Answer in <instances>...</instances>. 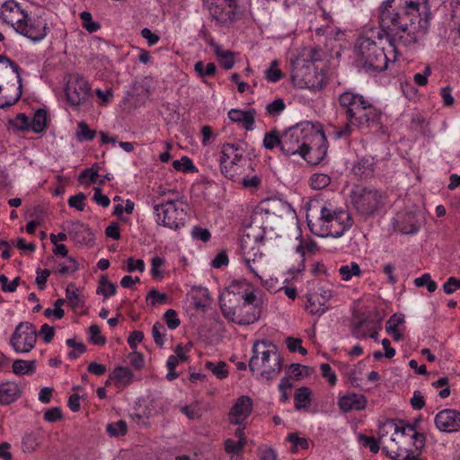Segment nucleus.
Masks as SVG:
<instances>
[{"instance_id": "obj_1", "label": "nucleus", "mask_w": 460, "mask_h": 460, "mask_svg": "<svg viewBox=\"0 0 460 460\" xmlns=\"http://www.w3.org/2000/svg\"><path fill=\"white\" fill-rule=\"evenodd\" d=\"M428 0H386L379 12L380 26L403 46L416 43L429 28Z\"/></svg>"}, {"instance_id": "obj_2", "label": "nucleus", "mask_w": 460, "mask_h": 460, "mask_svg": "<svg viewBox=\"0 0 460 460\" xmlns=\"http://www.w3.org/2000/svg\"><path fill=\"white\" fill-rule=\"evenodd\" d=\"M337 102L339 111L346 119L344 125L334 130L338 138L349 136L355 128H369L380 119V112L371 101L358 93L345 91Z\"/></svg>"}, {"instance_id": "obj_3", "label": "nucleus", "mask_w": 460, "mask_h": 460, "mask_svg": "<svg viewBox=\"0 0 460 460\" xmlns=\"http://www.w3.org/2000/svg\"><path fill=\"white\" fill-rule=\"evenodd\" d=\"M325 141L324 134L316 129L310 122H303L293 126L282 133L280 151L287 156L299 155L305 161L312 164L314 160L312 153L322 150V144Z\"/></svg>"}, {"instance_id": "obj_4", "label": "nucleus", "mask_w": 460, "mask_h": 460, "mask_svg": "<svg viewBox=\"0 0 460 460\" xmlns=\"http://www.w3.org/2000/svg\"><path fill=\"white\" fill-rule=\"evenodd\" d=\"M384 31L387 36L385 38L378 37L377 41L365 36L357 40L358 62L373 71L381 72L385 70L388 62L396 59L395 43L402 45L398 40H393L387 30Z\"/></svg>"}, {"instance_id": "obj_5", "label": "nucleus", "mask_w": 460, "mask_h": 460, "mask_svg": "<svg viewBox=\"0 0 460 460\" xmlns=\"http://www.w3.org/2000/svg\"><path fill=\"white\" fill-rule=\"evenodd\" d=\"M309 230L320 237H341L352 226L348 211L322 205L319 210L310 209L306 214Z\"/></svg>"}, {"instance_id": "obj_6", "label": "nucleus", "mask_w": 460, "mask_h": 460, "mask_svg": "<svg viewBox=\"0 0 460 460\" xmlns=\"http://www.w3.org/2000/svg\"><path fill=\"white\" fill-rule=\"evenodd\" d=\"M249 367L264 380L270 381L277 377L282 367V359L277 347L265 340L254 341Z\"/></svg>"}, {"instance_id": "obj_7", "label": "nucleus", "mask_w": 460, "mask_h": 460, "mask_svg": "<svg viewBox=\"0 0 460 460\" xmlns=\"http://www.w3.org/2000/svg\"><path fill=\"white\" fill-rule=\"evenodd\" d=\"M243 302L232 306L225 299L220 298V308L223 315L229 321L239 325H249L259 320L263 304L262 296L259 290L245 288L241 295Z\"/></svg>"}, {"instance_id": "obj_8", "label": "nucleus", "mask_w": 460, "mask_h": 460, "mask_svg": "<svg viewBox=\"0 0 460 460\" xmlns=\"http://www.w3.org/2000/svg\"><path fill=\"white\" fill-rule=\"evenodd\" d=\"M350 203L358 215L365 218L380 214L386 204L385 193L370 186L356 185L352 188Z\"/></svg>"}, {"instance_id": "obj_9", "label": "nucleus", "mask_w": 460, "mask_h": 460, "mask_svg": "<svg viewBox=\"0 0 460 460\" xmlns=\"http://www.w3.org/2000/svg\"><path fill=\"white\" fill-rule=\"evenodd\" d=\"M291 79L300 88L320 91L326 84L325 73L318 69L313 62H306L297 58L292 64Z\"/></svg>"}, {"instance_id": "obj_10", "label": "nucleus", "mask_w": 460, "mask_h": 460, "mask_svg": "<svg viewBox=\"0 0 460 460\" xmlns=\"http://www.w3.org/2000/svg\"><path fill=\"white\" fill-rule=\"evenodd\" d=\"M154 212L156 223L164 227L177 230L185 224L186 211L179 200L167 199L155 204Z\"/></svg>"}, {"instance_id": "obj_11", "label": "nucleus", "mask_w": 460, "mask_h": 460, "mask_svg": "<svg viewBox=\"0 0 460 460\" xmlns=\"http://www.w3.org/2000/svg\"><path fill=\"white\" fill-rule=\"evenodd\" d=\"M240 250L246 266L257 278L261 279L258 273L262 259L261 252V242L250 234H243L240 239Z\"/></svg>"}, {"instance_id": "obj_12", "label": "nucleus", "mask_w": 460, "mask_h": 460, "mask_svg": "<svg viewBox=\"0 0 460 460\" xmlns=\"http://www.w3.org/2000/svg\"><path fill=\"white\" fill-rule=\"evenodd\" d=\"M37 342V331L28 322L20 323L10 339V345L18 353L30 352Z\"/></svg>"}, {"instance_id": "obj_13", "label": "nucleus", "mask_w": 460, "mask_h": 460, "mask_svg": "<svg viewBox=\"0 0 460 460\" xmlns=\"http://www.w3.org/2000/svg\"><path fill=\"white\" fill-rule=\"evenodd\" d=\"M65 94L71 106L76 108L86 106L90 102L91 87L83 77H72L66 84Z\"/></svg>"}, {"instance_id": "obj_14", "label": "nucleus", "mask_w": 460, "mask_h": 460, "mask_svg": "<svg viewBox=\"0 0 460 460\" xmlns=\"http://www.w3.org/2000/svg\"><path fill=\"white\" fill-rule=\"evenodd\" d=\"M14 80L19 83V86L16 88L15 95L12 100L1 104L2 108L5 106H12L21 98L22 79L20 75V67L7 57L0 55V92L5 84H8L10 82Z\"/></svg>"}, {"instance_id": "obj_15", "label": "nucleus", "mask_w": 460, "mask_h": 460, "mask_svg": "<svg viewBox=\"0 0 460 460\" xmlns=\"http://www.w3.org/2000/svg\"><path fill=\"white\" fill-rule=\"evenodd\" d=\"M15 31L31 40L38 41L46 36L47 24L40 17L30 18L27 15L25 21L16 25Z\"/></svg>"}, {"instance_id": "obj_16", "label": "nucleus", "mask_w": 460, "mask_h": 460, "mask_svg": "<svg viewBox=\"0 0 460 460\" xmlns=\"http://www.w3.org/2000/svg\"><path fill=\"white\" fill-rule=\"evenodd\" d=\"M0 14L3 21L15 30L16 25L26 20L28 13L18 2L8 0L2 4Z\"/></svg>"}, {"instance_id": "obj_17", "label": "nucleus", "mask_w": 460, "mask_h": 460, "mask_svg": "<svg viewBox=\"0 0 460 460\" xmlns=\"http://www.w3.org/2000/svg\"><path fill=\"white\" fill-rule=\"evenodd\" d=\"M252 411V401L249 396L239 397L229 413V420L232 424L242 425Z\"/></svg>"}, {"instance_id": "obj_18", "label": "nucleus", "mask_w": 460, "mask_h": 460, "mask_svg": "<svg viewBox=\"0 0 460 460\" xmlns=\"http://www.w3.org/2000/svg\"><path fill=\"white\" fill-rule=\"evenodd\" d=\"M459 413L451 409L439 411L435 418L436 427L443 432H454L458 430Z\"/></svg>"}, {"instance_id": "obj_19", "label": "nucleus", "mask_w": 460, "mask_h": 460, "mask_svg": "<svg viewBox=\"0 0 460 460\" xmlns=\"http://www.w3.org/2000/svg\"><path fill=\"white\" fill-rule=\"evenodd\" d=\"M236 9L226 4H217L209 3L208 11L211 18L218 24L227 25L232 23L235 19Z\"/></svg>"}, {"instance_id": "obj_20", "label": "nucleus", "mask_w": 460, "mask_h": 460, "mask_svg": "<svg viewBox=\"0 0 460 460\" xmlns=\"http://www.w3.org/2000/svg\"><path fill=\"white\" fill-rule=\"evenodd\" d=\"M367 400L365 395L349 393L339 399L338 405L342 412L360 411L366 408Z\"/></svg>"}, {"instance_id": "obj_21", "label": "nucleus", "mask_w": 460, "mask_h": 460, "mask_svg": "<svg viewBox=\"0 0 460 460\" xmlns=\"http://www.w3.org/2000/svg\"><path fill=\"white\" fill-rule=\"evenodd\" d=\"M21 386L12 381H6L0 384V404L9 405L16 402L22 395Z\"/></svg>"}, {"instance_id": "obj_22", "label": "nucleus", "mask_w": 460, "mask_h": 460, "mask_svg": "<svg viewBox=\"0 0 460 460\" xmlns=\"http://www.w3.org/2000/svg\"><path fill=\"white\" fill-rule=\"evenodd\" d=\"M228 118L233 122L241 124L246 130H252L254 128V110L242 111L238 109H232L228 111Z\"/></svg>"}, {"instance_id": "obj_23", "label": "nucleus", "mask_w": 460, "mask_h": 460, "mask_svg": "<svg viewBox=\"0 0 460 460\" xmlns=\"http://www.w3.org/2000/svg\"><path fill=\"white\" fill-rule=\"evenodd\" d=\"M245 162L243 150L234 144L226 143L221 147L220 166L227 162Z\"/></svg>"}, {"instance_id": "obj_24", "label": "nucleus", "mask_w": 460, "mask_h": 460, "mask_svg": "<svg viewBox=\"0 0 460 460\" xmlns=\"http://www.w3.org/2000/svg\"><path fill=\"white\" fill-rule=\"evenodd\" d=\"M354 174L361 178L373 176L375 172V162L373 157L360 158L352 168Z\"/></svg>"}, {"instance_id": "obj_25", "label": "nucleus", "mask_w": 460, "mask_h": 460, "mask_svg": "<svg viewBox=\"0 0 460 460\" xmlns=\"http://www.w3.org/2000/svg\"><path fill=\"white\" fill-rule=\"evenodd\" d=\"M245 162H227L226 164L220 166L221 172L227 178L237 181L243 173V166Z\"/></svg>"}, {"instance_id": "obj_26", "label": "nucleus", "mask_w": 460, "mask_h": 460, "mask_svg": "<svg viewBox=\"0 0 460 460\" xmlns=\"http://www.w3.org/2000/svg\"><path fill=\"white\" fill-rule=\"evenodd\" d=\"M13 372L18 376L33 375L37 369V361L15 359L12 366Z\"/></svg>"}, {"instance_id": "obj_27", "label": "nucleus", "mask_w": 460, "mask_h": 460, "mask_svg": "<svg viewBox=\"0 0 460 460\" xmlns=\"http://www.w3.org/2000/svg\"><path fill=\"white\" fill-rule=\"evenodd\" d=\"M111 378L115 381L118 386H127L131 384L133 374L127 367H118L113 370Z\"/></svg>"}, {"instance_id": "obj_28", "label": "nucleus", "mask_w": 460, "mask_h": 460, "mask_svg": "<svg viewBox=\"0 0 460 460\" xmlns=\"http://www.w3.org/2000/svg\"><path fill=\"white\" fill-rule=\"evenodd\" d=\"M323 18L326 24L317 28L315 31L316 34L326 35L327 37L331 38L336 37L340 31L335 26H333V20L331 14L328 13L325 10H323Z\"/></svg>"}, {"instance_id": "obj_29", "label": "nucleus", "mask_w": 460, "mask_h": 460, "mask_svg": "<svg viewBox=\"0 0 460 460\" xmlns=\"http://www.w3.org/2000/svg\"><path fill=\"white\" fill-rule=\"evenodd\" d=\"M382 449L385 453V455L393 460H422L419 456H413L414 452L412 449L406 448L405 452L407 453V455L402 459H401L402 453V449L401 447H396L395 448L391 447L389 449L387 446H385L383 447Z\"/></svg>"}, {"instance_id": "obj_30", "label": "nucleus", "mask_w": 460, "mask_h": 460, "mask_svg": "<svg viewBox=\"0 0 460 460\" xmlns=\"http://www.w3.org/2000/svg\"><path fill=\"white\" fill-rule=\"evenodd\" d=\"M295 408L301 410L305 408L311 402V392L308 387L303 386L298 388L295 393Z\"/></svg>"}, {"instance_id": "obj_31", "label": "nucleus", "mask_w": 460, "mask_h": 460, "mask_svg": "<svg viewBox=\"0 0 460 460\" xmlns=\"http://www.w3.org/2000/svg\"><path fill=\"white\" fill-rule=\"evenodd\" d=\"M339 273L343 281H349L352 277H359L361 275V270L357 262H351L349 264L341 266Z\"/></svg>"}, {"instance_id": "obj_32", "label": "nucleus", "mask_w": 460, "mask_h": 460, "mask_svg": "<svg viewBox=\"0 0 460 460\" xmlns=\"http://www.w3.org/2000/svg\"><path fill=\"white\" fill-rule=\"evenodd\" d=\"M96 136V131L91 129L87 123L84 120L77 123V129L75 131L76 139L79 142L91 141Z\"/></svg>"}, {"instance_id": "obj_33", "label": "nucleus", "mask_w": 460, "mask_h": 460, "mask_svg": "<svg viewBox=\"0 0 460 460\" xmlns=\"http://www.w3.org/2000/svg\"><path fill=\"white\" fill-rule=\"evenodd\" d=\"M47 126V112L44 110H38L32 120L30 122V127L35 133L42 132Z\"/></svg>"}, {"instance_id": "obj_34", "label": "nucleus", "mask_w": 460, "mask_h": 460, "mask_svg": "<svg viewBox=\"0 0 460 460\" xmlns=\"http://www.w3.org/2000/svg\"><path fill=\"white\" fill-rule=\"evenodd\" d=\"M389 434L392 435L390 441L394 442L397 445L396 438H394V435H398V428H397V422L394 420H388L383 423L379 427L378 430V436L379 438L382 439L385 437L388 436Z\"/></svg>"}, {"instance_id": "obj_35", "label": "nucleus", "mask_w": 460, "mask_h": 460, "mask_svg": "<svg viewBox=\"0 0 460 460\" xmlns=\"http://www.w3.org/2000/svg\"><path fill=\"white\" fill-rule=\"evenodd\" d=\"M204 366L206 369L211 371L213 375L219 379H224L228 375L226 364L224 361H218L217 363L207 361Z\"/></svg>"}, {"instance_id": "obj_36", "label": "nucleus", "mask_w": 460, "mask_h": 460, "mask_svg": "<svg viewBox=\"0 0 460 460\" xmlns=\"http://www.w3.org/2000/svg\"><path fill=\"white\" fill-rule=\"evenodd\" d=\"M331 183V178L325 173H314L309 179V185L314 190H323Z\"/></svg>"}, {"instance_id": "obj_37", "label": "nucleus", "mask_w": 460, "mask_h": 460, "mask_svg": "<svg viewBox=\"0 0 460 460\" xmlns=\"http://www.w3.org/2000/svg\"><path fill=\"white\" fill-rule=\"evenodd\" d=\"M9 125L16 131H27L31 128L30 119L23 113H19L14 119H10Z\"/></svg>"}, {"instance_id": "obj_38", "label": "nucleus", "mask_w": 460, "mask_h": 460, "mask_svg": "<svg viewBox=\"0 0 460 460\" xmlns=\"http://www.w3.org/2000/svg\"><path fill=\"white\" fill-rule=\"evenodd\" d=\"M279 62L275 59L270 62L269 68L265 71L266 79L269 82L276 83L283 77V73L279 68Z\"/></svg>"}, {"instance_id": "obj_39", "label": "nucleus", "mask_w": 460, "mask_h": 460, "mask_svg": "<svg viewBox=\"0 0 460 460\" xmlns=\"http://www.w3.org/2000/svg\"><path fill=\"white\" fill-rule=\"evenodd\" d=\"M194 70L199 77L213 76L216 74L217 67L214 63L204 64L198 61L194 65Z\"/></svg>"}, {"instance_id": "obj_40", "label": "nucleus", "mask_w": 460, "mask_h": 460, "mask_svg": "<svg viewBox=\"0 0 460 460\" xmlns=\"http://www.w3.org/2000/svg\"><path fill=\"white\" fill-rule=\"evenodd\" d=\"M280 142H282V134L279 136L276 130L266 133L263 138V146L267 149H273L276 146L280 147Z\"/></svg>"}, {"instance_id": "obj_41", "label": "nucleus", "mask_w": 460, "mask_h": 460, "mask_svg": "<svg viewBox=\"0 0 460 460\" xmlns=\"http://www.w3.org/2000/svg\"><path fill=\"white\" fill-rule=\"evenodd\" d=\"M106 430L111 437L124 436L127 433L128 426L125 420H119L108 424Z\"/></svg>"}, {"instance_id": "obj_42", "label": "nucleus", "mask_w": 460, "mask_h": 460, "mask_svg": "<svg viewBox=\"0 0 460 460\" xmlns=\"http://www.w3.org/2000/svg\"><path fill=\"white\" fill-rule=\"evenodd\" d=\"M150 274L153 277V279H162L164 278V272L160 270V268H162L165 264L164 259L159 256H155L150 260Z\"/></svg>"}, {"instance_id": "obj_43", "label": "nucleus", "mask_w": 460, "mask_h": 460, "mask_svg": "<svg viewBox=\"0 0 460 460\" xmlns=\"http://www.w3.org/2000/svg\"><path fill=\"white\" fill-rule=\"evenodd\" d=\"M172 166L176 171H181L183 172L196 171V167L192 161L187 156H182L180 160H174L172 162Z\"/></svg>"}, {"instance_id": "obj_44", "label": "nucleus", "mask_w": 460, "mask_h": 460, "mask_svg": "<svg viewBox=\"0 0 460 460\" xmlns=\"http://www.w3.org/2000/svg\"><path fill=\"white\" fill-rule=\"evenodd\" d=\"M167 295L165 293H160L156 289H151L146 296V303L155 306L156 305L165 304L167 301Z\"/></svg>"}, {"instance_id": "obj_45", "label": "nucleus", "mask_w": 460, "mask_h": 460, "mask_svg": "<svg viewBox=\"0 0 460 460\" xmlns=\"http://www.w3.org/2000/svg\"><path fill=\"white\" fill-rule=\"evenodd\" d=\"M97 293L103 295L105 297L113 296L116 293V285L110 282L106 277L102 276L97 288Z\"/></svg>"}, {"instance_id": "obj_46", "label": "nucleus", "mask_w": 460, "mask_h": 460, "mask_svg": "<svg viewBox=\"0 0 460 460\" xmlns=\"http://www.w3.org/2000/svg\"><path fill=\"white\" fill-rule=\"evenodd\" d=\"M165 332H166V329L162 323L156 322L153 325L152 336H153L154 341L157 346L162 347L164 345Z\"/></svg>"}, {"instance_id": "obj_47", "label": "nucleus", "mask_w": 460, "mask_h": 460, "mask_svg": "<svg viewBox=\"0 0 460 460\" xmlns=\"http://www.w3.org/2000/svg\"><path fill=\"white\" fill-rule=\"evenodd\" d=\"M288 441L292 444V452H296L299 449H306L308 448V441L305 438H300L296 433L288 434L287 438Z\"/></svg>"}, {"instance_id": "obj_48", "label": "nucleus", "mask_w": 460, "mask_h": 460, "mask_svg": "<svg viewBox=\"0 0 460 460\" xmlns=\"http://www.w3.org/2000/svg\"><path fill=\"white\" fill-rule=\"evenodd\" d=\"M414 284L416 287L425 286L430 293L435 292L438 288L437 283L431 279L429 273H425L421 277L415 279Z\"/></svg>"}, {"instance_id": "obj_49", "label": "nucleus", "mask_w": 460, "mask_h": 460, "mask_svg": "<svg viewBox=\"0 0 460 460\" xmlns=\"http://www.w3.org/2000/svg\"><path fill=\"white\" fill-rule=\"evenodd\" d=\"M66 345L73 348L74 350L68 353V357L71 359H75L80 354H83L86 350V347L83 342H77L75 339H68L66 341Z\"/></svg>"}, {"instance_id": "obj_50", "label": "nucleus", "mask_w": 460, "mask_h": 460, "mask_svg": "<svg viewBox=\"0 0 460 460\" xmlns=\"http://www.w3.org/2000/svg\"><path fill=\"white\" fill-rule=\"evenodd\" d=\"M64 303H65V300L62 298L56 300V302L54 304V307H52V309L51 308L45 309L44 315L46 317H50V316L54 315L56 319L63 318L65 312L61 308V306L64 305Z\"/></svg>"}, {"instance_id": "obj_51", "label": "nucleus", "mask_w": 460, "mask_h": 460, "mask_svg": "<svg viewBox=\"0 0 460 460\" xmlns=\"http://www.w3.org/2000/svg\"><path fill=\"white\" fill-rule=\"evenodd\" d=\"M78 269L77 261L73 257H68L67 261L59 264L58 273L61 275L73 274Z\"/></svg>"}, {"instance_id": "obj_52", "label": "nucleus", "mask_w": 460, "mask_h": 460, "mask_svg": "<svg viewBox=\"0 0 460 460\" xmlns=\"http://www.w3.org/2000/svg\"><path fill=\"white\" fill-rule=\"evenodd\" d=\"M89 340L95 345H103L106 342V339L101 334L100 327L96 324H92L89 327Z\"/></svg>"}, {"instance_id": "obj_53", "label": "nucleus", "mask_w": 460, "mask_h": 460, "mask_svg": "<svg viewBox=\"0 0 460 460\" xmlns=\"http://www.w3.org/2000/svg\"><path fill=\"white\" fill-rule=\"evenodd\" d=\"M245 444L239 441H234L233 439H226L225 441V450L228 454H234L236 456H241Z\"/></svg>"}, {"instance_id": "obj_54", "label": "nucleus", "mask_w": 460, "mask_h": 460, "mask_svg": "<svg viewBox=\"0 0 460 460\" xmlns=\"http://www.w3.org/2000/svg\"><path fill=\"white\" fill-rule=\"evenodd\" d=\"M125 270L131 273L134 271H139L144 272L146 270V264L143 260L141 259H133L132 257L128 258L126 261V268Z\"/></svg>"}, {"instance_id": "obj_55", "label": "nucleus", "mask_w": 460, "mask_h": 460, "mask_svg": "<svg viewBox=\"0 0 460 460\" xmlns=\"http://www.w3.org/2000/svg\"><path fill=\"white\" fill-rule=\"evenodd\" d=\"M404 323V315L402 314H393L386 322L385 330L387 332L399 330L398 327Z\"/></svg>"}, {"instance_id": "obj_56", "label": "nucleus", "mask_w": 460, "mask_h": 460, "mask_svg": "<svg viewBox=\"0 0 460 460\" xmlns=\"http://www.w3.org/2000/svg\"><path fill=\"white\" fill-rule=\"evenodd\" d=\"M164 320L168 328L171 330L176 329L180 325V319L178 318L177 313L173 309H168L164 315Z\"/></svg>"}, {"instance_id": "obj_57", "label": "nucleus", "mask_w": 460, "mask_h": 460, "mask_svg": "<svg viewBox=\"0 0 460 460\" xmlns=\"http://www.w3.org/2000/svg\"><path fill=\"white\" fill-rule=\"evenodd\" d=\"M410 439L412 441V447L417 451L421 450L425 446L426 437L424 436V434L417 432L415 429H413L411 434H410Z\"/></svg>"}, {"instance_id": "obj_58", "label": "nucleus", "mask_w": 460, "mask_h": 460, "mask_svg": "<svg viewBox=\"0 0 460 460\" xmlns=\"http://www.w3.org/2000/svg\"><path fill=\"white\" fill-rule=\"evenodd\" d=\"M83 26L89 31L94 32L99 29V25L92 21V14L89 12H83L80 14Z\"/></svg>"}, {"instance_id": "obj_59", "label": "nucleus", "mask_w": 460, "mask_h": 460, "mask_svg": "<svg viewBox=\"0 0 460 460\" xmlns=\"http://www.w3.org/2000/svg\"><path fill=\"white\" fill-rule=\"evenodd\" d=\"M20 278H15L10 283L8 282V278L2 274L0 275V284L2 286V289L5 292H14L19 285Z\"/></svg>"}, {"instance_id": "obj_60", "label": "nucleus", "mask_w": 460, "mask_h": 460, "mask_svg": "<svg viewBox=\"0 0 460 460\" xmlns=\"http://www.w3.org/2000/svg\"><path fill=\"white\" fill-rule=\"evenodd\" d=\"M86 197L84 193L80 192L75 196H71L68 199V205L72 208H76L79 211H83L84 209V200Z\"/></svg>"}, {"instance_id": "obj_61", "label": "nucleus", "mask_w": 460, "mask_h": 460, "mask_svg": "<svg viewBox=\"0 0 460 460\" xmlns=\"http://www.w3.org/2000/svg\"><path fill=\"white\" fill-rule=\"evenodd\" d=\"M323 376L328 381L331 385H334L337 382V376L331 366L327 363H323L320 366Z\"/></svg>"}, {"instance_id": "obj_62", "label": "nucleus", "mask_w": 460, "mask_h": 460, "mask_svg": "<svg viewBox=\"0 0 460 460\" xmlns=\"http://www.w3.org/2000/svg\"><path fill=\"white\" fill-rule=\"evenodd\" d=\"M191 236L194 239L201 240L202 242L206 243L209 241L211 234L208 229L202 228L200 226H195L191 230Z\"/></svg>"}, {"instance_id": "obj_63", "label": "nucleus", "mask_w": 460, "mask_h": 460, "mask_svg": "<svg viewBox=\"0 0 460 460\" xmlns=\"http://www.w3.org/2000/svg\"><path fill=\"white\" fill-rule=\"evenodd\" d=\"M285 102L282 99H277L272 102L269 103L266 107L267 111L272 115H279L285 109Z\"/></svg>"}, {"instance_id": "obj_64", "label": "nucleus", "mask_w": 460, "mask_h": 460, "mask_svg": "<svg viewBox=\"0 0 460 460\" xmlns=\"http://www.w3.org/2000/svg\"><path fill=\"white\" fill-rule=\"evenodd\" d=\"M62 419V412L59 407L49 409L44 413V420L48 422H56Z\"/></svg>"}]
</instances>
